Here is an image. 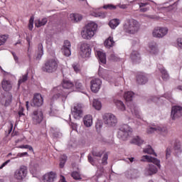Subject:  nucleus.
<instances>
[{"label":"nucleus","mask_w":182,"mask_h":182,"mask_svg":"<svg viewBox=\"0 0 182 182\" xmlns=\"http://www.w3.org/2000/svg\"><path fill=\"white\" fill-rule=\"evenodd\" d=\"M75 84L69 80H63L62 85L55 87L53 89V95L52 97L53 100H58L59 97H62L63 102L66 100L68 95L70 93V90L73 89Z\"/></svg>","instance_id":"f257e3e1"},{"label":"nucleus","mask_w":182,"mask_h":182,"mask_svg":"<svg viewBox=\"0 0 182 182\" xmlns=\"http://www.w3.org/2000/svg\"><path fill=\"white\" fill-rule=\"evenodd\" d=\"M123 30L125 33H129V35H134L140 31V23L135 19H128L123 26Z\"/></svg>","instance_id":"f03ea898"},{"label":"nucleus","mask_w":182,"mask_h":182,"mask_svg":"<svg viewBox=\"0 0 182 182\" xmlns=\"http://www.w3.org/2000/svg\"><path fill=\"white\" fill-rule=\"evenodd\" d=\"M133 96H134V93L131 91H128L125 92L124 97L127 102L128 112H131L132 114L136 116V117H140L139 114V109H137V107L132 100H133Z\"/></svg>","instance_id":"7ed1b4c3"},{"label":"nucleus","mask_w":182,"mask_h":182,"mask_svg":"<svg viewBox=\"0 0 182 182\" xmlns=\"http://www.w3.org/2000/svg\"><path fill=\"white\" fill-rule=\"evenodd\" d=\"M97 30V24L95 22L89 23L82 31L81 35L83 39H92L95 36V32Z\"/></svg>","instance_id":"20e7f679"},{"label":"nucleus","mask_w":182,"mask_h":182,"mask_svg":"<svg viewBox=\"0 0 182 182\" xmlns=\"http://www.w3.org/2000/svg\"><path fill=\"white\" fill-rule=\"evenodd\" d=\"M58 61L55 59H50L45 62L44 65L41 68L43 72L46 73H55L58 70Z\"/></svg>","instance_id":"39448f33"},{"label":"nucleus","mask_w":182,"mask_h":182,"mask_svg":"<svg viewBox=\"0 0 182 182\" xmlns=\"http://www.w3.org/2000/svg\"><path fill=\"white\" fill-rule=\"evenodd\" d=\"M132 134V129L127 124H124L122 126L121 129L118 130L117 137L120 140L125 141L130 137Z\"/></svg>","instance_id":"423d86ee"},{"label":"nucleus","mask_w":182,"mask_h":182,"mask_svg":"<svg viewBox=\"0 0 182 182\" xmlns=\"http://www.w3.org/2000/svg\"><path fill=\"white\" fill-rule=\"evenodd\" d=\"M31 117L33 124H40V123H42V120H43V112H42V109H34L31 114Z\"/></svg>","instance_id":"0eeeda50"},{"label":"nucleus","mask_w":182,"mask_h":182,"mask_svg":"<svg viewBox=\"0 0 182 182\" xmlns=\"http://www.w3.org/2000/svg\"><path fill=\"white\" fill-rule=\"evenodd\" d=\"M103 121L105 124L108 127H113L117 124V118L113 114L106 113L103 115Z\"/></svg>","instance_id":"6e6552de"},{"label":"nucleus","mask_w":182,"mask_h":182,"mask_svg":"<svg viewBox=\"0 0 182 182\" xmlns=\"http://www.w3.org/2000/svg\"><path fill=\"white\" fill-rule=\"evenodd\" d=\"M28 174V168L25 166H21L14 172V178L17 181H22Z\"/></svg>","instance_id":"1a4fd4ad"},{"label":"nucleus","mask_w":182,"mask_h":182,"mask_svg":"<svg viewBox=\"0 0 182 182\" xmlns=\"http://www.w3.org/2000/svg\"><path fill=\"white\" fill-rule=\"evenodd\" d=\"M167 33H168V28L166 27H156L152 31L154 38H158L159 39L164 38Z\"/></svg>","instance_id":"9d476101"},{"label":"nucleus","mask_w":182,"mask_h":182,"mask_svg":"<svg viewBox=\"0 0 182 182\" xmlns=\"http://www.w3.org/2000/svg\"><path fill=\"white\" fill-rule=\"evenodd\" d=\"M71 113L74 119H81L83 117V105L82 104H77L71 109Z\"/></svg>","instance_id":"9b49d317"},{"label":"nucleus","mask_w":182,"mask_h":182,"mask_svg":"<svg viewBox=\"0 0 182 182\" xmlns=\"http://www.w3.org/2000/svg\"><path fill=\"white\" fill-rule=\"evenodd\" d=\"M124 176L129 180H135L140 177V171L138 169L131 168L124 172Z\"/></svg>","instance_id":"f8f14e48"},{"label":"nucleus","mask_w":182,"mask_h":182,"mask_svg":"<svg viewBox=\"0 0 182 182\" xmlns=\"http://www.w3.org/2000/svg\"><path fill=\"white\" fill-rule=\"evenodd\" d=\"M182 117V107L176 105L172 107L171 111V119L172 120H176V119H180Z\"/></svg>","instance_id":"ddd939ff"},{"label":"nucleus","mask_w":182,"mask_h":182,"mask_svg":"<svg viewBox=\"0 0 182 182\" xmlns=\"http://www.w3.org/2000/svg\"><path fill=\"white\" fill-rule=\"evenodd\" d=\"M80 55L82 58H89L90 56V53L92 52V49H90V46L87 43H82L80 46Z\"/></svg>","instance_id":"4468645a"},{"label":"nucleus","mask_w":182,"mask_h":182,"mask_svg":"<svg viewBox=\"0 0 182 182\" xmlns=\"http://www.w3.org/2000/svg\"><path fill=\"white\" fill-rule=\"evenodd\" d=\"M90 85L92 92L94 93H97L102 87V80L99 78L92 79L90 81Z\"/></svg>","instance_id":"2eb2a0df"},{"label":"nucleus","mask_w":182,"mask_h":182,"mask_svg":"<svg viewBox=\"0 0 182 182\" xmlns=\"http://www.w3.org/2000/svg\"><path fill=\"white\" fill-rule=\"evenodd\" d=\"M43 105V97L41 94H35L31 106H37V107H40Z\"/></svg>","instance_id":"dca6fc26"},{"label":"nucleus","mask_w":182,"mask_h":182,"mask_svg":"<svg viewBox=\"0 0 182 182\" xmlns=\"http://www.w3.org/2000/svg\"><path fill=\"white\" fill-rule=\"evenodd\" d=\"M146 160L149 163H153L154 164H156L159 168L161 167V165L160 164V160L157 159V158H153L149 155H145L142 156L141 161H146Z\"/></svg>","instance_id":"f3484780"},{"label":"nucleus","mask_w":182,"mask_h":182,"mask_svg":"<svg viewBox=\"0 0 182 182\" xmlns=\"http://www.w3.org/2000/svg\"><path fill=\"white\" fill-rule=\"evenodd\" d=\"M70 41L65 40L63 47L61 48V52L65 55V56H70L72 54V52L70 51Z\"/></svg>","instance_id":"a211bd4d"},{"label":"nucleus","mask_w":182,"mask_h":182,"mask_svg":"<svg viewBox=\"0 0 182 182\" xmlns=\"http://www.w3.org/2000/svg\"><path fill=\"white\" fill-rule=\"evenodd\" d=\"M158 171L157 167L153 164H149L148 167L145 168V176H153L156 174Z\"/></svg>","instance_id":"6ab92c4d"},{"label":"nucleus","mask_w":182,"mask_h":182,"mask_svg":"<svg viewBox=\"0 0 182 182\" xmlns=\"http://www.w3.org/2000/svg\"><path fill=\"white\" fill-rule=\"evenodd\" d=\"M149 52L152 55L159 53V46H157V43L153 41L149 43Z\"/></svg>","instance_id":"aec40b11"},{"label":"nucleus","mask_w":182,"mask_h":182,"mask_svg":"<svg viewBox=\"0 0 182 182\" xmlns=\"http://www.w3.org/2000/svg\"><path fill=\"white\" fill-rule=\"evenodd\" d=\"M11 102H12V95L7 94L5 96H2L1 98V105H4V106L8 107L11 105Z\"/></svg>","instance_id":"412c9836"},{"label":"nucleus","mask_w":182,"mask_h":182,"mask_svg":"<svg viewBox=\"0 0 182 182\" xmlns=\"http://www.w3.org/2000/svg\"><path fill=\"white\" fill-rule=\"evenodd\" d=\"M56 178V173L50 172L43 176V182H54Z\"/></svg>","instance_id":"4be33fe9"},{"label":"nucleus","mask_w":182,"mask_h":182,"mask_svg":"<svg viewBox=\"0 0 182 182\" xmlns=\"http://www.w3.org/2000/svg\"><path fill=\"white\" fill-rule=\"evenodd\" d=\"M1 87L5 92H9L12 90V82L9 80H3L1 82Z\"/></svg>","instance_id":"5701e85b"},{"label":"nucleus","mask_w":182,"mask_h":182,"mask_svg":"<svg viewBox=\"0 0 182 182\" xmlns=\"http://www.w3.org/2000/svg\"><path fill=\"white\" fill-rule=\"evenodd\" d=\"M70 20L74 23H77V22H80L82 19H83V16L79 14H71L70 15Z\"/></svg>","instance_id":"b1692460"},{"label":"nucleus","mask_w":182,"mask_h":182,"mask_svg":"<svg viewBox=\"0 0 182 182\" xmlns=\"http://www.w3.org/2000/svg\"><path fill=\"white\" fill-rule=\"evenodd\" d=\"M159 72L161 73V78L163 80L167 81L170 79V75L167 72V70L164 67L159 68Z\"/></svg>","instance_id":"393cba45"},{"label":"nucleus","mask_w":182,"mask_h":182,"mask_svg":"<svg viewBox=\"0 0 182 182\" xmlns=\"http://www.w3.org/2000/svg\"><path fill=\"white\" fill-rule=\"evenodd\" d=\"M136 82L139 85H146V82H149V79L146 75L140 74L136 77Z\"/></svg>","instance_id":"a878e982"},{"label":"nucleus","mask_w":182,"mask_h":182,"mask_svg":"<svg viewBox=\"0 0 182 182\" xmlns=\"http://www.w3.org/2000/svg\"><path fill=\"white\" fill-rule=\"evenodd\" d=\"M84 124L86 127H90L93 124V118L92 115H86L83 119Z\"/></svg>","instance_id":"bb28decb"},{"label":"nucleus","mask_w":182,"mask_h":182,"mask_svg":"<svg viewBox=\"0 0 182 182\" xmlns=\"http://www.w3.org/2000/svg\"><path fill=\"white\" fill-rule=\"evenodd\" d=\"M131 144H136V146H141L143 143H144V140L141 139V137L136 136H134L131 141H130Z\"/></svg>","instance_id":"cd10ccee"},{"label":"nucleus","mask_w":182,"mask_h":182,"mask_svg":"<svg viewBox=\"0 0 182 182\" xmlns=\"http://www.w3.org/2000/svg\"><path fill=\"white\" fill-rule=\"evenodd\" d=\"M131 59L134 63H139L140 62V53L137 51H133L131 54Z\"/></svg>","instance_id":"c85d7f7f"},{"label":"nucleus","mask_w":182,"mask_h":182,"mask_svg":"<svg viewBox=\"0 0 182 182\" xmlns=\"http://www.w3.org/2000/svg\"><path fill=\"white\" fill-rule=\"evenodd\" d=\"M114 103L117 106L118 110H121V112H124V110H126V106L121 100H114Z\"/></svg>","instance_id":"c756f323"},{"label":"nucleus","mask_w":182,"mask_h":182,"mask_svg":"<svg viewBox=\"0 0 182 182\" xmlns=\"http://www.w3.org/2000/svg\"><path fill=\"white\" fill-rule=\"evenodd\" d=\"M104 45L105 48H108V49H110V48H113L114 46V41L113 40L112 37H109L107 38L104 43Z\"/></svg>","instance_id":"7c9ffc66"},{"label":"nucleus","mask_w":182,"mask_h":182,"mask_svg":"<svg viewBox=\"0 0 182 182\" xmlns=\"http://www.w3.org/2000/svg\"><path fill=\"white\" fill-rule=\"evenodd\" d=\"M96 55L97 58H99L101 63H103L104 65L106 63V54L100 50L97 51Z\"/></svg>","instance_id":"2f4dec72"},{"label":"nucleus","mask_w":182,"mask_h":182,"mask_svg":"<svg viewBox=\"0 0 182 182\" xmlns=\"http://www.w3.org/2000/svg\"><path fill=\"white\" fill-rule=\"evenodd\" d=\"M46 23H48V18H43L41 20V19L36 20L35 21V25L36 28H41V26H45Z\"/></svg>","instance_id":"473e14b6"},{"label":"nucleus","mask_w":182,"mask_h":182,"mask_svg":"<svg viewBox=\"0 0 182 182\" xmlns=\"http://www.w3.org/2000/svg\"><path fill=\"white\" fill-rule=\"evenodd\" d=\"M105 151L102 149H99L97 148H93L92 154L94 157H102Z\"/></svg>","instance_id":"72a5a7b5"},{"label":"nucleus","mask_w":182,"mask_h":182,"mask_svg":"<svg viewBox=\"0 0 182 182\" xmlns=\"http://www.w3.org/2000/svg\"><path fill=\"white\" fill-rule=\"evenodd\" d=\"M98 75L102 79H105L106 80H109V70H99Z\"/></svg>","instance_id":"f704fd0d"},{"label":"nucleus","mask_w":182,"mask_h":182,"mask_svg":"<svg viewBox=\"0 0 182 182\" xmlns=\"http://www.w3.org/2000/svg\"><path fill=\"white\" fill-rule=\"evenodd\" d=\"M157 133H160L162 136H167L168 130L166 127H156Z\"/></svg>","instance_id":"c9c22d12"},{"label":"nucleus","mask_w":182,"mask_h":182,"mask_svg":"<svg viewBox=\"0 0 182 182\" xmlns=\"http://www.w3.org/2000/svg\"><path fill=\"white\" fill-rule=\"evenodd\" d=\"M120 23L119 22V19H113L111 20L109 23V25L110 26V28H112V29H115V28H117V26H119V24Z\"/></svg>","instance_id":"e433bc0d"},{"label":"nucleus","mask_w":182,"mask_h":182,"mask_svg":"<svg viewBox=\"0 0 182 182\" xmlns=\"http://www.w3.org/2000/svg\"><path fill=\"white\" fill-rule=\"evenodd\" d=\"M144 153H146V154H154V156L157 157V154L154 152V149H153L150 145H149L146 149H144Z\"/></svg>","instance_id":"4c0bfd02"},{"label":"nucleus","mask_w":182,"mask_h":182,"mask_svg":"<svg viewBox=\"0 0 182 182\" xmlns=\"http://www.w3.org/2000/svg\"><path fill=\"white\" fill-rule=\"evenodd\" d=\"M92 106L96 110H100V109H102V102H100L99 100L95 99L93 100Z\"/></svg>","instance_id":"58836bf2"},{"label":"nucleus","mask_w":182,"mask_h":182,"mask_svg":"<svg viewBox=\"0 0 182 182\" xmlns=\"http://www.w3.org/2000/svg\"><path fill=\"white\" fill-rule=\"evenodd\" d=\"M38 55H37V59H41L42 56H43V46L42 43L38 44Z\"/></svg>","instance_id":"ea45409f"},{"label":"nucleus","mask_w":182,"mask_h":182,"mask_svg":"<svg viewBox=\"0 0 182 182\" xmlns=\"http://www.w3.org/2000/svg\"><path fill=\"white\" fill-rule=\"evenodd\" d=\"M26 80H28V73H26L24 75H22L21 77H20L18 82V87L19 86H21V83H25Z\"/></svg>","instance_id":"a19ab883"},{"label":"nucleus","mask_w":182,"mask_h":182,"mask_svg":"<svg viewBox=\"0 0 182 182\" xmlns=\"http://www.w3.org/2000/svg\"><path fill=\"white\" fill-rule=\"evenodd\" d=\"M73 69H74V71L75 73H80L81 68H80V64L75 63L72 65Z\"/></svg>","instance_id":"79ce46f5"},{"label":"nucleus","mask_w":182,"mask_h":182,"mask_svg":"<svg viewBox=\"0 0 182 182\" xmlns=\"http://www.w3.org/2000/svg\"><path fill=\"white\" fill-rule=\"evenodd\" d=\"M75 86L76 89L79 90L80 92H82V90L84 89L83 85H82V82H80V80L75 81Z\"/></svg>","instance_id":"37998d69"},{"label":"nucleus","mask_w":182,"mask_h":182,"mask_svg":"<svg viewBox=\"0 0 182 182\" xmlns=\"http://www.w3.org/2000/svg\"><path fill=\"white\" fill-rule=\"evenodd\" d=\"M72 177L74 178L75 180H80L82 178L80 177V173L77 171H73L71 174Z\"/></svg>","instance_id":"c03bdc74"},{"label":"nucleus","mask_w":182,"mask_h":182,"mask_svg":"<svg viewBox=\"0 0 182 182\" xmlns=\"http://www.w3.org/2000/svg\"><path fill=\"white\" fill-rule=\"evenodd\" d=\"M8 39V36L3 35L0 36V46H2L6 42V40Z\"/></svg>","instance_id":"a18cd8bd"},{"label":"nucleus","mask_w":182,"mask_h":182,"mask_svg":"<svg viewBox=\"0 0 182 182\" xmlns=\"http://www.w3.org/2000/svg\"><path fill=\"white\" fill-rule=\"evenodd\" d=\"M35 18L33 16H31L30 20H29V23H28V28L30 29V31H32V29L33 28V21H34Z\"/></svg>","instance_id":"49530a36"},{"label":"nucleus","mask_w":182,"mask_h":182,"mask_svg":"<svg viewBox=\"0 0 182 182\" xmlns=\"http://www.w3.org/2000/svg\"><path fill=\"white\" fill-rule=\"evenodd\" d=\"M107 159H109V156L107 155V154H105L102 160V164L104 166H106V164H107Z\"/></svg>","instance_id":"de8ad7c7"},{"label":"nucleus","mask_w":182,"mask_h":182,"mask_svg":"<svg viewBox=\"0 0 182 182\" xmlns=\"http://www.w3.org/2000/svg\"><path fill=\"white\" fill-rule=\"evenodd\" d=\"M154 132H157V127H151L147 129V133L151 134V133H154Z\"/></svg>","instance_id":"09e8293b"},{"label":"nucleus","mask_w":182,"mask_h":182,"mask_svg":"<svg viewBox=\"0 0 182 182\" xmlns=\"http://www.w3.org/2000/svg\"><path fill=\"white\" fill-rule=\"evenodd\" d=\"M104 9H116V6L113 4H106L103 6Z\"/></svg>","instance_id":"8fccbe9b"},{"label":"nucleus","mask_w":182,"mask_h":182,"mask_svg":"<svg viewBox=\"0 0 182 182\" xmlns=\"http://www.w3.org/2000/svg\"><path fill=\"white\" fill-rule=\"evenodd\" d=\"M19 149H28V150H30V151H33V148L29 145H21L19 146Z\"/></svg>","instance_id":"3c124183"},{"label":"nucleus","mask_w":182,"mask_h":182,"mask_svg":"<svg viewBox=\"0 0 182 182\" xmlns=\"http://www.w3.org/2000/svg\"><path fill=\"white\" fill-rule=\"evenodd\" d=\"M171 156V148L168 147L166 151V159H168Z\"/></svg>","instance_id":"603ef678"},{"label":"nucleus","mask_w":182,"mask_h":182,"mask_svg":"<svg viewBox=\"0 0 182 182\" xmlns=\"http://www.w3.org/2000/svg\"><path fill=\"white\" fill-rule=\"evenodd\" d=\"M88 161L92 164V166H95V159H93V157H92V155L89 154L88 156Z\"/></svg>","instance_id":"864d4df0"},{"label":"nucleus","mask_w":182,"mask_h":182,"mask_svg":"<svg viewBox=\"0 0 182 182\" xmlns=\"http://www.w3.org/2000/svg\"><path fill=\"white\" fill-rule=\"evenodd\" d=\"M177 45L178 46V48L182 49V38H179L177 39Z\"/></svg>","instance_id":"5fc2aeb1"},{"label":"nucleus","mask_w":182,"mask_h":182,"mask_svg":"<svg viewBox=\"0 0 182 182\" xmlns=\"http://www.w3.org/2000/svg\"><path fill=\"white\" fill-rule=\"evenodd\" d=\"M24 156H28V152L18 153L16 159H18V157H24Z\"/></svg>","instance_id":"6e6d98bb"},{"label":"nucleus","mask_w":182,"mask_h":182,"mask_svg":"<svg viewBox=\"0 0 182 182\" xmlns=\"http://www.w3.org/2000/svg\"><path fill=\"white\" fill-rule=\"evenodd\" d=\"M164 96L165 99H168V100H170L171 99V92L166 93Z\"/></svg>","instance_id":"4d7b16f0"},{"label":"nucleus","mask_w":182,"mask_h":182,"mask_svg":"<svg viewBox=\"0 0 182 182\" xmlns=\"http://www.w3.org/2000/svg\"><path fill=\"white\" fill-rule=\"evenodd\" d=\"M39 170V166L36 165L34 167L32 168L31 171L32 173H36Z\"/></svg>","instance_id":"13d9d810"},{"label":"nucleus","mask_w":182,"mask_h":182,"mask_svg":"<svg viewBox=\"0 0 182 182\" xmlns=\"http://www.w3.org/2000/svg\"><path fill=\"white\" fill-rule=\"evenodd\" d=\"M9 163H11V160L9 159L4 162L0 166V170H1L2 168L5 167V166H6V164H8Z\"/></svg>","instance_id":"bf43d9fd"},{"label":"nucleus","mask_w":182,"mask_h":182,"mask_svg":"<svg viewBox=\"0 0 182 182\" xmlns=\"http://www.w3.org/2000/svg\"><path fill=\"white\" fill-rule=\"evenodd\" d=\"M102 122H98L96 123L95 127L96 129H102Z\"/></svg>","instance_id":"052dcab7"},{"label":"nucleus","mask_w":182,"mask_h":182,"mask_svg":"<svg viewBox=\"0 0 182 182\" xmlns=\"http://www.w3.org/2000/svg\"><path fill=\"white\" fill-rule=\"evenodd\" d=\"M119 8H120L121 9H127V5L126 4H119L118 5Z\"/></svg>","instance_id":"680f3d73"},{"label":"nucleus","mask_w":182,"mask_h":182,"mask_svg":"<svg viewBox=\"0 0 182 182\" xmlns=\"http://www.w3.org/2000/svg\"><path fill=\"white\" fill-rule=\"evenodd\" d=\"M65 163H66V161H63V160L60 159V168H63V167H65Z\"/></svg>","instance_id":"e2e57ef3"},{"label":"nucleus","mask_w":182,"mask_h":182,"mask_svg":"<svg viewBox=\"0 0 182 182\" xmlns=\"http://www.w3.org/2000/svg\"><path fill=\"white\" fill-rule=\"evenodd\" d=\"M139 8H144V6H147L149 3H139Z\"/></svg>","instance_id":"0e129e2a"},{"label":"nucleus","mask_w":182,"mask_h":182,"mask_svg":"<svg viewBox=\"0 0 182 182\" xmlns=\"http://www.w3.org/2000/svg\"><path fill=\"white\" fill-rule=\"evenodd\" d=\"M149 11V8L147 7H142V8H140V10H139V12H147Z\"/></svg>","instance_id":"69168bd1"},{"label":"nucleus","mask_w":182,"mask_h":182,"mask_svg":"<svg viewBox=\"0 0 182 182\" xmlns=\"http://www.w3.org/2000/svg\"><path fill=\"white\" fill-rule=\"evenodd\" d=\"M110 59H111V60H117V57H116V55L114 54H111Z\"/></svg>","instance_id":"338daca9"},{"label":"nucleus","mask_w":182,"mask_h":182,"mask_svg":"<svg viewBox=\"0 0 182 182\" xmlns=\"http://www.w3.org/2000/svg\"><path fill=\"white\" fill-rule=\"evenodd\" d=\"M60 160H63V161H68V156L66 155L61 156Z\"/></svg>","instance_id":"774afa93"}]
</instances>
